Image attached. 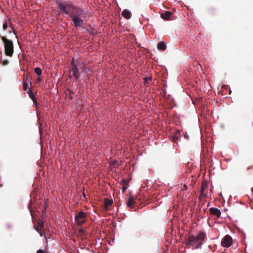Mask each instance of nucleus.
Listing matches in <instances>:
<instances>
[{
    "label": "nucleus",
    "mask_w": 253,
    "mask_h": 253,
    "mask_svg": "<svg viewBox=\"0 0 253 253\" xmlns=\"http://www.w3.org/2000/svg\"><path fill=\"white\" fill-rule=\"evenodd\" d=\"M40 236L41 237H42L43 235H42V232H40Z\"/></svg>",
    "instance_id": "4be33fe9"
},
{
    "label": "nucleus",
    "mask_w": 253,
    "mask_h": 253,
    "mask_svg": "<svg viewBox=\"0 0 253 253\" xmlns=\"http://www.w3.org/2000/svg\"><path fill=\"white\" fill-rule=\"evenodd\" d=\"M4 44V52L7 56H12L14 52L13 42L6 37H1Z\"/></svg>",
    "instance_id": "7ed1b4c3"
},
{
    "label": "nucleus",
    "mask_w": 253,
    "mask_h": 253,
    "mask_svg": "<svg viewBox=\"0 0 253 253\" xmlns=\"http://www.w3.org/2000/svg\"><path fill=\"white\" fill-rule=\"evenodd\" d=\"M171 15V12L169 11H166L165 12L161 14V18L164 20H169Z\"/></svg>",
    "instance_id": "6e6552de"
},
{
    "label": "nucleus",
    "mask_w": 253,
    "mask_h": 253,
    "mask_svg": "<svg viewBox=\"0 0 253 253\" xmlns=\"http://www.w3.org/2000/svg\"><path fill=\"white\" fill-rule=\"evenodd\" d=\"M143 80H144V83L145 84L148 83L150 81H151L152 80V78H151V77H145L143 78Z\"/></svg>",
    "instance_id": "2eb2a0df"
},
{
    "label": "nucleus",
    "mask_w": 253,
    "mask_h": 253,
    "mask_svg": "<svg viewBox=\"0 0 253 253\" xmlns=\"http://www.w3.org/2000/svg\"><path fill=\"white\" fill-rule=\"evenodd\" d=\"M56 4L58 8L60 10V13L70 15L75 27H81L84 25V20L81 18L84 10L82 8L61 0H57Z\"/></svg>",
    "instance_id": "f257e3e1"
},
{
    "label": "nucleus",
    "mask_w": 253,
    "mask_h": 253,
    "mask_svg": "<svg viewBox=\"0 0 253 253\" xmlns=\"http://www.w3.org/2000/svg\"><path fill=\"white\" fill-rule=\"evenodd\" d=\"M206 237V234L200 232L197 235H189L186 241V245L193 247V249L201 248Z\"/></svg>",
    "instance_id": "f03ea898"
},
{
    "label": "nucleus",
    "mask_w": 253,
    "mask_h": 253,
    "mask_svg": "<svg viewBox=\"0 0 253 253\" xmlns=\"http://www.w3.org/2000/svg\"><path fill=\"white\" fill-rule=\"evenodd\" d=\"M201 194H203V190H202V191H201Z\"/></svg>",
    "instance_id": "b1692460"
},
{
    "label": "nucleus",
    "mask_w": 253,
    "mask_h": 253,
    "mask_svg": "<svg viewBox=\"0 0 253 253\" xmlns=\"http://www.w3.org/2000/svg\"><path fill=\"white\" fill-rule=\"evenodd\" d=\"M122 16L126 19H129L131 16V12L127 9H125L122 13Z\"/></svg>",
    "instance_id": "1a4fd4ad"
},
{
    "label": "nucleus",
    "mask_w": 253,
    "mask_h": 253,
    "mask_svg": "<svg viewBox=\"0 0 253 253\" xmlns=\"http://www.w3.org/2000/svg\"><path fill=\"white\" fill-rule=\"evenodd\" d=\"M210 211L211 214L216 215L217 217H219L221 215L220 211L216 208H211Z\"/></svg>",
    "instance_id": "423d86ee"
},
{
    "label": "nucleus",
    "mask_w": 253,
    "mask_h": 253,
    "mask_svg": "<svg viewBox=\"0 0 253 253\" xmlns=\"http://www.w3.org/2000/svg\"><path fill=\"white\" fill-rule=\"evenodd\" d=\"M36 230L37 232H39V230L37 227H36Z\"/></svg>",
    "instance_id": "5701e85b"
},
{
    "label": "nucleus",
    "mask_w": 253,
    "mask_h": 253,
    "mask_svg": "<svg viewBox=\"0 0 253 253\" xmlns=\"http://www.w3.org/2000/svg\"><path fill=\"white\" fill-rule=\"evenodd\" d=\"M7 27H8V25H7V22H5L4 23H3L2 28L4 30H6L7 28Z\"/></svg>",
    "instance_id": "f3484780"
},
{
    "label": "nucleus",
    "mask_w": 253,
    "mask_h": 253,
    "mask_svg": "<svg viewBox=\"0 0 253 253\" xmlns=\"http://www.w3.org/2000/svg\"><path fill=\"white\" fill-rule=\"evenodd\" d=\"M113 203V201L112 200H109L108 199H106L105 200L104 202V207L106 209H107L109 206H110Z\"/></svg>",
    "instance_id": "ddd939ff"
},
{
    "label": "nucleus",
    "mask_w": 253,
    "mask_h": 253,
    "mask_svg": "<svg viewBox=\"0 0 253 253\" xmlns=\"http://www.w3.org/2000/svg\"><path fill=\"white\" fill-rule=\"evenodd\" d=\"M2 63H4V64H6V63H8V61H4Z\"/></svg>",
    "instance_id": "412c9836"
},
{
    "label": "nucleus",
    "mask_w": 253,
    "mask_h": 253,
    "mask_svg": "<svg viewBox=\"0 0 253 253\" xmlns=\"http://www.w3.org/2000/svg\"><path fill=\"white\" fill-rule=\"evenodd\" d=\"M86 217V213L83 211H81L75 216V220L78 226H81L85 222Z\"/></svg>",
    "instance_id": "20e7f679"
},
{
    "label": "nucleus",
    "mask_w": 253,
    "mask_h": 253,
    "mask_svg": "<svg viewBox=\"0 0 253 253\" xmlns=\"http://www.w3.org/2000/svg\"><path fill=\"white\" fill-rule=\"evenodd\" d=\"M23 88L24 90H26L28 89V90H29V86H28V84L26 82H24L23 83Z\"/></svg>",
    "instance_id": "dca6fc26"
},
{
    "label": "nucleus",
    "mask_w": 253,
    "mask_h": 253,
    "mask_svg": "<svg viewBox=\"0 0 253 253\" xmlns=\"http://www.w3.org/2000/svg\"><path fill=\"white\" fill-rule=\"evenodd\" d=\"M37 253H47L46 251H44L42 250H38Z\"/></svg>",
    "instance_id": "a211bd4d"
},
{
    "label": "nucleus",
    "mask_w": 253,
    "mask_h": 253,
    "mask_svg": "<svg viewBox=\"0 0 253 253\" xmlns=\"http://www.w3.org/2000/svg\"><path fill=\"white\" fill-rule=\"evenodd\" d=\"M157 47L160 50H165L167 48L166 43L164 42H161L157 44Z\"/></svg>",
    "instance_id": "9b49d317"
},
{
    "label": "nucleus",
    "mask_w": 253,
    "mask_h": 253,
    "mask_svg": "<svg viewBox=\"0 0 253 253\" xmlns=\"http://www.w3.org/2000/svg\"><path fill=\"white\" fill-rule=\"evenodd\" d=\"M35 73L38 75L40 76L42 74V71L40 68L37 67L35 69Z\"/></svg>",
    "instance_id": "4468645a"
},
{
    "label": "nucleus",
    "mask_w": 253,
    "mask_h": 253,
    "mask_svg": "<svg viewBox=\"0 0 253 253\" xmlns=\"http://www.w3.org/2000/svg\"><path fill=\"white\" fill-rule=\"evenodd\" d=\"M126 188H127V187H125V186H124V187H123V188H122V192H124L126 191Z\"/></svg>",
    "instance_id": "aec40b11"
},
{
    "label": "nucleus",
    "mask_w": 253,
    "mask_h": 253,
    "mask_svg": "<svg viewBox=\"0 0 253 253\" xmlns=\"http://www.w3.org/2000/svg\"><path fill=\"white\" fill-rule=\"evenodd\" d=\"M135 203V201L134 200V198L132 196H130L129 197L127 202L126 203V205L129 207L131 208L133 205V204Z\"/></svg>",
    "instance_id": "9d476101"
},
{
    "label": "nucleus",
    "mask_w": 253,
    "mask_h": 253,
    "mask_svg": "<svg viewBox=\"0 0 253 253\" xmlns=\"http://www.w3.org/2000/svg\"><path fill=\"white\" fill-rule=\"evenodd\" d=\"M80 232H81L83 234H85V233H86L85 230V229H84L81 228V229H80Z\"/></svg>",
    "instance_id": "6ab92c4d"
},
{
    "label": "nucleus",
    "mask_w": 253,
    "mask_h": 253,
    "mask_svg": "<svg viewBox=\"0 0 253 253\" xmlns=\"http://www.w3.org/2000/svg\"><path fill=\"white\" fill-rule=\"evenodd\" d=\"M221 245L222 247L228 248L232 245V238L228 235H226L222 239Z\"/></svg>",
    "instance_id": "39448f33"
},
{
    "label": "nucleus",
    "mask_w": 253,
    "mask_h": 253,
    "mask_svg": "<svg viewBox=\"0 0 253 253\" xmlns=\"http://www.w3.org/2000/svg\"><path fill=\"white\" fill-rule=\"evenodd\" d=\"M28 208L30 209V207L29 206L28 207ZM29 210H30V211H31L30 209H29Z\"/></svg>",
    "instance_id": "393cba45"
},
{
    "label": "nucleus",
    "mask_w": 253,
    "mask_h": 253,
    "mask_svg": "<svg viewBox=\"0 0 253 253\" xmlns=\"http://www.w3.org/2000/svg\"><path fill=\"white\" fill-rule=\"evenodd\" d=\"M28 93L29 97L32 99V100L33 101V102L35 103H37L36 99L35 97V95H34L32 90L30 88H29V90H28Z\"/></svg>",
    "instance_id": "f8f14e48"
},
{
    "label": "nucleus",
    "mask_w": 253,
    "mask_h": 253,
    "mask_svg": "<svg viewBox=\"0 0 253 253\" xmlns=\"http://www.w3.org/2000/svg\"><path fill=\"white\" fill-rule=\"evenodd\" d=\"M77 64H73V66L72 67L71 72L76 78L78 79L79 78L80 75L78 74V69L77 68Z\"/></svg>",
    "instance_id": "0eeeda50"
}]
</instances>
